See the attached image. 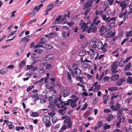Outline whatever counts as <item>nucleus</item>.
Returning a JSON list of instances; mask_svg holds the SVG:
<instances>
[{
  "label": "nucleus",
  "instance_id": "f257e3e1",
  "mask_svg": "<svg viewBox=\"0 0 132 132\" xmlns=\"http://www.w3.org/2000/svg\"><path fill=\"white\" fill-rule=\"evenodd\" d=\"M42 121L45 123V126L46 128H48L52 124L50 120V117L47 115H44L42 117Z\"/></svg>",
  "mask_w": 132,
  "mask_h": 132
},
{
  "label": "nucleus",
  "instance_id": "f03ea898",
  "mask_svg": "<svg viewBox=\"0 0 132 132\" xmlns=\"http://www.w3.org/2000/svg\"><path fill=\"white\" fill-rule=\"evenodd\" d=\"M118 61H115L112 64L111 66V67H112L111 70L113 74H115L118 73V71L116 70L118 66Z\"/></svg>",
  "mask_w": 132,
  "mask_h": 132
},
{
  "label": "nucleus",
  "instance_id": "7ed1b4c3",
  "mask_svg": "<svg viewBox=\"0 0 132 132\" xmlns=\"http://www.w3.org/2000/svg\"><path fill=\"white\" fill-rule=\"evenodd\" d=\"M94 0H87L85 3L84 4V9H86L92 6V4Z\"/></svg>",
  "mask_w": 132,
  "mask_h": 132
},
{
  "label": "nucleus",
  "instance_id": "20e7f679",
  "mask_svg": "<svg viewBox=\"0 0 132 132\" xmlns=\"http://www.w3.org/2000/svg\"><path fill=\"white\" fill-rule=\"evenodd\" d=\"M120 108V105L118 103L115 104V105H112L110 107V109L114 111H116L118 110Z\"/></svg>",
  "mask_w": 132,
  "mask_h": 132
},
{
  "label": "nucleus",
  "instance_id": "39448f33",
  "mask_svg": "<svg viewBox=\"0 0 132 132\" xmlns=\"http://www.w3.org/2000/svg\"><path fill=\"white\" fill-rule=\"evenodd\" d=\"M108 47V44L107 43H105L100 49L98 50H101V52L102 53H104L107 51V50H106V47Z\"/></svg>",
  "mask_w": 132,
  "mask_h": 132
},
{
  "label": "nucleus",
  "instance_id": "423d86ee",
  "mask_svg": "<svg viewBox=\"0 0 132 132\" xmlns=\"http://www.w3.org/2000/svg\"><path fill=\"white\" fill-rule=\"evenodd\" d=\"M98 55V53L97 52H95L93 53L91 55L90 57L91 59L94 58L95 60H96L97 59Z\"/></svg>",
  "mask_w": 132,
  "mask_h": 132
},
{
  "label": "nucleus",
  "instance_id": "0eeeda50",
  "mask_svg": "<svg viewBox=\"0 0 132 132\" xmlns=\"http://www.w3.org/2000/svg\"><path fill=\"white\" fill-rule=\"evenodd\" d=\"M119 77L118 74L114 75L111 77V81H117Z\"/></svg>",
  "mask_w": 132,
  "mask_h": 132
},
{
  "label": "nucleus",
  "instance_id": "6e6552de",
  "mask_svg": "<svg viewBox=\"0 0 132 132\" xmlns=\"http://www.w3.org/2000/svg\"><path fill=\"white\" fill-rule=\"evenodd\" d=\"M63 92V96L64 97H65L67 96L70 94V92L69 90L68 89H64Z\"/></svg>",
  "mask_w": 132,
  "mask_h": 132
},
{
  "label": "nucleus",
  "instance_id": "1a4fd4ad",
  "mask_svg": "<svg viewBox=\"0 0 132 132\" xmlns=\"http://www.w3.org/2000/svg\"><path fill=\"white\" fill-rule=\"evenodd\" d=\"M117 116L118 118H119L122 115L123 113V109H120L117 110Z\"/></svg>",
  "mask_w": 132,
  "mask_h": 132
},
{
  "label": "nucleus",
  "instance_id": "9d476101",
  "mask_svg": "<svg viewBox=\"0 0 132 132\" xmlns=\"http://www.w3.org/2000/svg\"><path fill=\"white\" fill-rule=\"evenodd\" d=\"M54 57V56L53 55L51 54L47 55L46 56L45 60L47 61H48L53 59Z\"/></svg>",
  "mask_w": 132,
  "mask_h": 132
},
{
  "label": "nucleus",
  "instance_id": "9b49d317",
  "mask_svg": "<svg viewBox=\"0 0 132 132\" xmlns=\"http://www.w3.org/2000/svg\"><path fill=\"white\" fill-rule=\"evenodd\" d=\"M70 100V99L68 100L66 102L60 101V104L62 105H64V106L65 105L68 106L70 104V101H69V100Z\"/></svg>",
  "mask_w": 132,
  "mask_h": 132
},
{
  "label": "nucleus",
  "instance_id": "f8f14e48",
  "mask_svg": "<svg viewBox=\"0 0 132 132\" xmlns=\"http://www.w3.org/2000/svg\"><path fill=\"white\" fill-rule=\"evenodd\" d=\"M69 101H70V105L72 108H74L77 105L76 103L73 101L72 99H70Z\"/></svg>",
  "mask_w": 132,
  "mask_h": 132
},
{
  "label": "nucleus",
  "instance_id": "ddd939ff",
  "mask_svg": "<svg viewBox=\"0 0 132 132\" xmlns=\"http://www.w3.org/2000/svg\"><path fill=\"white\" fill-rule=\"evenodd\" d=\"M74 71L75 75L77 76L80 75L81 73V71L79 69H78Z\"/></svg>",
  "mask_w": 132,
  "mask_h": 132
},
{
  "label": "nucleus",
  "instance_id": "4468645a",
  "mask_svg": "<svg viewBox=\"0 0 132 132\" xmlns=\"http://www.w3.org/2000/svg\"><path fill=\"white\" fill-rule=\"evenodd\" d=\"M29 36H26L24 38H23L24 40V41L23 42V43L24 44V47L27 44V42L30 40V39L28 38V37Z\"/></svg>",
  "mask_w": 132,
  "mask_h": 132
},
{
  "label": "nucleus",
  "instance_id": "2eb2a0df",
  "mask_svg": "<svg viewBox=\"0 0 132 132\" xmlns=\"http://www.w3.org/2000/svg\"><path fill=\"white\" fill-rule=\"evenodd\" d=\"M120 5L121 7L122 10L123 11L126 7V4L124 2H121L120 3Z\"/></svg>",
  "mask_w": 132,
  "mask_h": 132
},
{
  "label": "nucleus",
  "instance_id": "dca6fc26",
  "mask_svg": "<svg viewBox=\"0 0 132 132\" xmlns=\"http://www.w3.org/2000/svg\"><path fill=\"white\" fill-rule=\"evenodd\" d=\"M108 90L111 92L116 91L118 90V88L117 87H112L108 88Z\"/></svg>",
  "mask_w": 132,
  "mask_h": 132
},
{
  "label": "nucleus",
  "instance_id": "f3484780",
  "mask_svg": "<svg viewBox=\"0 0 132 132\" xmlns=\"http://www.w3.org/2000/svg\"><path fill=\"white\" fill-rule=\"evenodd\" d=\"M86 50H82L80 51V53H79V55L80 56H83L86 54Z\"/></svg>",
  "mask_w": 132,
  "mask_h": 132
},
{
  "label": "nucleus",
  "instance_id": "a211bd4d",
  "mask_svg": "<svg viewBox=\"0 0 132 132\" xmlns=\"http://www.w3.org/2000/svg\"><path fill=\"white\" fill-rule=\"evenodd\" d=\"M61 108H63V109L59 110V112L61 113H62L63 111H65L67 109V107L65 106L64 105H61Z\"/></svg>",
  "mask_w": 132,
  "mask_h": 132
},
{
  "label": "nucleus",
  "instance_id": "6ab92c4d",
  "mask_svg": "<svg viewBox=\"0 0 132 132\" xmlns=\"http://www.w3.org/2000/svg\"><path fill=\"white\" fill-rule=\"evenodd\" d=\"M103 44L101 41H99L97 45V48L98 49H99L102 46H103Z\"/></svg>",
  "mask_w": 132,
  "mask_h": 132
},
{
  "label": "nucleus",
  "instance_id": "aec40b11",
  "mask_svg": "<svg viewBox=\"0 0 132 132\" xmlns=\"http://www.w3.org/2000/svg\"><path fill=\"white\" fill-rule=\"evenodd\" d=\"M39 116V114L38 112H32L31 114V116L33 117H37Z\"/></svg>",
  "mask_w": 132,
  "mask_h": 132
},
{
  "label": "nucleus",
  "instance_id": "412c9836",
  "mask_svg": "<svg viewBox=\"0 0 132 132\" xmlns=\"http://www.w3.org/2000/svg\"><path fill=\"white\" fill-rule=\"evenodd\" d=\"M113 119V115L112 114H110L106 118V120L108 121H110Z\"/></svg>",
  "mask_w": 132,
  "mask_h": 132
},
{
  "label": "nucleus",
  "instance_id": "4be33fe9",
  "mask_svg": "<svg viewBox=\"0 0 132 132\" xmlns=\"http://www.w3.org/2000/svg\"><path fill=\"white\" fill-rule=\"evenodd\" d=\"M46 42V38L44 37H42L40 39V43L41 44H44Z\"/></svg>",
  "mask_w": 132,
  "mask_h": 132
},
{
  "label": "nucleus",
  "instance_id": "5701e85b",
  "mask_svg": "<svg viewBox=\"0 0 132 132\" xmlns=\"http://www.w3.org/2000/svg\"><path fill=\"white\" fill-rule=\"evenodd\" d=\"M26 62L24 60H22L19 64V68H21L23 66H24L26 64Z\"/></svg>",
  "mask_w": 132,
  "mask_h": 132
},
{
  "label": "nucleus",
  "instance_id": "b1692460",
  "mask_svg": "<svg viewBox=\"0 0 132 132\" xmlns=\"http://www.w3.org/2000/svg\"><path fill=\"white\" fill-rule=\"evenodd\" d=\"M43 51V50L40 48H37L34 51V52H35L38 53H42Z\"/></svg>",
  "mask_w": 132,
  "mask_h": 132
},
{
  "label": "nucleus",
  "instance_id": "393cba45",
  "mask_svg": "<svg viewBox=\"0 0 132 132\" xmlns=\"http://www.w3.org/2000/svg\"><path fill=\"white\" fill-rule=\"evenodd\" d=\"M32 98H34L35 101L38 100L39 99V97L38 94H34Z\"/></svg>",
  "mask_w": 132,
  "mask_h": 132
},
{
  "label": "nucleus",
  "instance_id": "a878e982",
  "mask_svg": "<svg viewBox=\"0 0 132 132\" xmlns=\"http://www.w3.org/2000/svg\"><path fill=\"white\" fill-rule=\"evenodd\" d=\"M78 65L77 64L74 63L72 65V68L74 71L78 69Z\"/></svg>",
  "mask_w": 132,
  "mask_h": 132
},
{
  "label": "nucleus",
  "instance_id": "bb28decb",
  "mask_svg": "<svg viewBox=\"0 0 132 132\" xmlns=\"http://www.w3.org/2000/svg\"><path fill=\"white\" fill-rule=\"evenodd\" d=\"M67 80L69 81H70L72 79V78L70 75L69 72H67Z\"/></svg>",
  "mask_w": 132,
  "mask_h": 132
},
{
  "label": "nucleus",
  "instance_id": "cd10ccee",
  "mask_svg": "<svg viewBox=\"0 0 132 132\" xmlns=\"http://www.w3.org/2000/svg\"><path fill=\"white\" fill-rule=\"evenodd\" d=\"M123 60H121L118 64V66L120 67H122L124 65L125 63Z\"/></svg>",
  "mask_w": 132,
  "mask_h": 132
},
{
  "label": "nucleus",
  "instance_id": "c85d7f7f",
  "mask_svg": "<svg viewBox=\"0 0 132 132\" xmlns=\"http://www.w3.org/2000/svg\"><path fill=\"white\" fill-rule=\"evenodd\" d=\"M130 66V63L129 62L128 64L126 65L125 68L124 69V70L127 71L129 69Z\"/></svg>",
  "mask_w": 132,
  "mask_h": 132
},
{
  "label": "nucleus",
  "instance_id": "c756f323",
  "mask_svg": "<svg viewBox=\"0 0 132 132\" xmlns=\"http://www.w3.org/2000/svg\"><path fill=\"white\" fill-rule=\"evenodd\" d=\"M91 27L92 28V32L95 33L97 30V28L95 26Z\"/></svg>",
  "mask_w": 132,
  "mask_h": 132
},
{
  "label": "nucleus",
  "instance_id": "7c9ffc66",
  "mask_svg": "<svg viewBox=\"0 0 132 132\" xmlns=\"http://www.w3.org/2000/svg\"><path fill=\"white\" fill-rule=\"evenodd\" d=\"M132 30L129 31L126 34V36L127 37H129L132 36Z\"/></svg>",
  "mask_w": 132,
  "mask_h": 132
},
{
  "label": "nucleus",
  "instance_id": "2f4dec72",
  "mask_svg": "<svg viewBox=\"0 0 132 132\" xmlns=\"http://www.w3.org/2000/svg\"><path fill=\"white\" fill-rule=\"evenodd\" d=\"M54 5L53 4H50L48 6V7L47 8V11H49L50 10H51L54 7Z\"/></svg>",
  "mask_w": 132,
  "mask_h": 132
},
{
  "label": "nucleus",
  "instance_id": "473e14b6",
  "mask_svg": "<svg viewBox=\"0 0 132 132\" xmlns=\"http://www.w3.org/2000/svg\"><path fill=\"white\" fill-rule=\"evenodd\" d=\"M77 76L76 77V79L78 81H79L80 82H83L82 80V78H83V77H81L80 76Z\"/></svg>",
  "mask_w": 132,
  "mask_h": 132
},
{
  "label": "nucleus",
  "instance_id": "72a5a7b5",
  "mask_svg": "<svg viewBox=\"0 0 132 132\" xmlns=\"http://www.w3.org/2000/svg\"><path fill=\"white\" fill-rule=\"evenodd\" d=\"M45 48L47 49H51L53 48V46L51 45L46 44L45 45Z\"/></svg>",
  "mask_w": 132,
  "mask_h": 132
},
{
  "label": "nucleus",
  "instance_id": "f704fd0d",
  "mask_svg": "<svg viewBox=\"0 0 132 132\" xmlns=\"http://www.w3.org/2000/svg\"><path fill=\"white\" fill-rule=\"evenodd\" d=\"M69 70V73L70 74H71L72 77H74V72H73V70L72 69H71Z\"/></svg>",
  "mask_w": 132,
  "mask_h": 132
},
{
  "label": "nucleus",
  "instance_id": "c9c22d12",
  "mask_svg": "<svg viewBox=\"0 0 132 132\" xmlns=\"http://www.w3.org/2000/svg\"><path fill=\"white\" fill-rule=\"evenodd\" d=\"M129 39V38L128 37H127L124 39L121 43V45H122L124 43H125Z\"/></svg>",
  "mask_w": 132,
  "mask_h": 132
},
{
  "label": "nucleus",
  "instance_id": "e433bc0d",
  "mask_svg": "<svg viewBox=\"0 0 132 132\" xmlns=\"http://www.w3.org/2000/svg\"><path fill=\"white\" fill-rule=\"evenodd\" d=\"M126 80L124 78L120 79L117 82H126Z\"/></svg>",
  "mask_w": 132,
  "mask_h": 132
},
{
  "label": "nucleus",
  "instance_id": "4c0bfd02",
  "mask_svg": "<svg viewBox=\"0 0 132 132\" xmlns=\"http://www.w3.org/2000/svg\"><path fill=\"white\" fill-rule=\"evenodd\" d=\"M116 18L115 17H114L113 18H112L110 19L108 21V23H110L111 22V21L112 20L113 21V22H115L116 20Z\"/></svg>",
  "mask_w": 132,
  "mask_h": 132
},
{
  "label": "nucleus",
  "instance_id": "58836bf2",
  "mask_svg": "<svg viewBox=\"0 0 132 132\" xmlns=\"http://www.w3.org/2000/svg\"><path fill=\"white\" fill-rule=\"evenodd\" d=\"M6 73V71L4 69H2L0 70V73L3 74Z\"/></svg>",
  "mask_w": 132,
  "mask_h": 132
},
{
  "label": "nucleus",
  "instance_id": "ea45409f",
  "mask_svg": "<svg viewBox=\"0 0 132 132\" xmlns=\"http://www.w3.org/2000/svg\"><path fill=\"white\" fill-rule=\"evenodd\" d=\"M62 2L61 1H60V2H57V1H55V6H60L62 4Z\"/></svg>",
  "mask_w": 132,
  "mask_h": 132
},
{
  "label": "nucleus",
  "instance_id": "a19ab883",
  "mask_svg": "<svg viewBox=\"0 0 132 132\" xmlns=\"http://www.w3.org/2000/svg\"><path fill=\"white\" fill-rule=\"evenodd\" d=\"M52 121L54 123H55L57 121V118L56 117H55L54 116L53 117L52 119Z\"/></svg>",
  "mask_w": 132,
  "mask_h": 132
},
{
  "label": "nucleus",
  "instance_id": "79ce46f5",
  "mask_svg": "<svg viewBox=\"0 0 132 132\" xmlns=\"http://www.w3.org/2000/svg\"><path fill=\"white\" fill-rule=\"evenodd\" d=\"M115 25V22H112V23H110L109 26L110 27L112 28L114 27Z\"/></svg>",
  "mask_w": 132,
  "mask_h": 132
},
{
  "label": "nucleus",
  "instance_id": "37998d69",
  "mask_svg": "<svg viewBox=\"0 0 132 132\" xmlns=\"http://www.w3.org/2000/svg\"><path fill=\"white\" fill-rule=\"evenodd\" d=\"M88 44V43L87 41L83 43L81 45L82 47L84 48Z\"/></svg>",
  "mask_w": 132,
  "mask_h": 132
},
{
  "label": "nucleus",
  "instance_id": "c03bdc74",
  "mask_svg": "<svg viewBox=\"0 0 132 132\" xmlns=\"http://www.w3.org/2000/svg\"><path fill=\"white\" fill-rule=\"evenodd\" d=\"M102 125V122L101 121H100L98 122L97 124L98 128L99 129L100 128Z\"/></svg>",
  "mask_w": 132,
  "mask_h": 132
},
{
  "label": "nucleus",
  "instance_id": "a18cd8bd",
  "mask_svg": "<svg viewBox=\"0 0 132 132\" xmlns=\"http://www.w3.org/2000/svg\"><path fill=\"white\" fill-rule=\"evenodd\" d=\"M92 47V48L93 50H94L97 47V45L96 44L93 43L92 45H91Z\"/></svg>",
  "mask_w": 132,
  "mask_h": 132
},
{
  "label": "nucleus",
  "instance_id": "49530a36",
  "mask_svg": "<svg viewBox=\"0 0 132 132\" xmlns=\"http://www.w3.org/2000/svg\"><path fill=\"white\" fill-rule=\"evenodd\" d=\"M34 86H32L28 87L27 89V91L28 92H29L31 89L34 88Z\"/></svg>",
  "mask_w": 132,
  "mask_h": 132
},
{
  "label": "nucleus",
  "instance_id": "de8ad7c7",
  "mask_svg": "<svg viewBox=\"0 0 132 132\" xmlns=\"http://www.w3.org/2000/svg\"><path fill=\"white\" fill-rule=\"evenodd\" d=\"M87 104L86 103H85L81 109V110H85L87 108Z\"/></svg>",
  "mask_w": 132,
  "mask_h": 132
},
{
  "label": "nucleus",
  "instance_id": "09e8293b",
  "mask_svg": "<svg viewBox=\"0 0 132 132\" xmlns=\"http://www.w3.org/2000/svg\"><path fill=\"white\" fill-rule=\"evenodd\" d=\"M105 27V26H104L102 25L101 27L100 30V31L101 32L102 31H104V30Z\"/></svg>",
  "mask_w": 132,
  "mask_h": 132
},
{
  "label": "nucleus",
  "instance_id": "8fccbe9b",
  "mask_svg": "<svg viewBox=\"0 0 132 132\" xmlns=\"http://www.w3.org/2000/svg\"><path fill=\"white\" fill-rule=\"evenodd\" d=\"M110 80V78L108 77H104L103 79V81H109Z\"/></svg>",
  "mask_w": 132,
  "mask_h": 132
},
{
  "label": "nucleus",
  "instance_id": "3c124183",
  "mask_svg": "<svg viewBox=\"0 0 132 132\" xmlns=\"http://www.w3.org/2000/svg\"><path fill=\"white\" fill-rule=\"evenodd\" d=\"M85 11V12L84 15L85 16H87V13H88L90 10V8H88Z\"/></svg>",
  "mask_w": 132,
  "mask_h": 132
},
{
  "label": "nucleus",
  "instance_id": "603ef678",
  "mask_svg": "<svg viewBox=\"0 0 132 132\" xmlns=\"http://www.w3.org/2000/svg\"><path fill=\"white\" fill-rule=\"evenodd\" d=\"M65 23H67L68 25L70 27H72L73 23V22H65Z\"/></svg>",
  "mask_w": 132,
  "mask_h": 132
},
{
  "label": "nucleus",
  "instance_id": "864d4df0",
  "mask_svg": "<svg viewBox=\"0 0 132 132\" xmlns=\"http://www.w3.org/2000/svg\"><path fill=\"white\" fill-rule=\"evenodd\" d=\"M119 121L117 123L116 126L118 127H119L121 123V118H120L119 119Z\"/></svg>",
  "mask_w": 132,
  "mask_h": 132
},
{
  "label": "nucleus",
  "instance_id": "5fc2aeb1",
  "mask_svg": "<svg viewBox=\"0 0 132 132\" xmlns=\"http://www.w3.org/2000/svg\"><path fill=\"white\" fill-rule=\"evenodd\" d=\"M67 123V125L68 126V127L69 128H70L72 125V122L70 120L69 121V122Z\"/></svg>",
  "mask_w": 132,
  "mask_h": 132
},
{
  "label": "nucleus",
  "instance_id": "6e6d98bb",
  "mask_svg": "<svg viewBox=\"0 0 132 132\" xmlns=\"http://www.w3.org/2000/svg\"><path fill=\"white\" fill-rule=\"evenodd\" d=\"M110 126L109 125H105L104 129H109L110 128Z\"/></svg>",
  "mask_w": 132,
  "mask_h": 132
},
{
  "label": "nucleus",
  "instance_id": "4d7b16f0",
  "mask_svg": "<svg viewBox=\"0 0 132 132\" xmlns=\"http://www.w3.org/2000/svg\"><path fill=\"white\" fill-rule=\"evenodd\" d=\"M104 75V73L103 72H102V74L100 76L99 79H98V80H101L103 77Z\"/></svg>",
  "mask_w": 132,
  "mask_h": 132
},
{
  "label": "nucleus",
  "instance_id": "13d9d810",
  "mask_svg": "<svg viewBox=\"0 0 132 132\" xmlns=\"http://www.w3.org/2000/svg\"><path fill=\"white\" fill-rule=\"evenodd\" d=\"M66 32L65 31H64L62 33V36L64 38H65L66 37Z\"/></svg>",
  "mask_w": 132,
  "mask_h": 132
},
{
  "label": "nucleus",
  "instance_id": "bf43d9fd",
  "mask_svg": "<svg viewBox=\"0 0 132 132\" xmlns=\"http://www.w3.org/2000/svg\"><path fill=\"white\" fill-rule=\"evenodd\" d=\"M61 18V15H59L56 18L55 20V21L56 22H57Z\"/></svg>",
  "mask_w": 132,
  "mask_h": 132
},
{
  "label": "nucleus",
  "instance_id": "052dcab7",
  "mask_svg": "<svg viewBox=\"0 0 132 132\" xmlns=\"http://www.w3.org/2000/svg\"><path fill=\"white\" fill-rule=\"evenodd\" d=\"M132 82V78L130 77H128L127 79V82Z\"/></svg>",
  "mask_w": 132,
  "mask_h": 132
},
{
  "label": "nucleus",
  "instance_id": "680f3d73",
  "mask_svg": "<svg viewBox=\"0 0 132 132\" xmlns=\"http://www.w3.org/2000/svg\"><path fill=\"white\" fill-rule=\"evenodd\" d=\"M34 67V65H28L27 66V69H31Z\"/></svg>",
  "mask_w": 132,
  "mask_h": 132
},
{
  "label": "nucleus",
  "instance_id": "e2e57ef3",
  "mask_svg": "<svg viewBox=\"0 0 132 132\" xmlns=\"http://www.w3.org/2000/svg\"><path fill=\"white\" fill-rule=\"evenodd\" d=\"M119 95L118 94H117L116 95H113L111 97V100H112L114 98L117 97Z\"/></svg>",
  "mask_w": 132,
  "mask_h": 132
},
{
  "label": "nucleus",
  "instance_id": "0e129e2a",
  "mask_svg": "<svg viewBox=\"0 0 132 132\" xmlns=\"http://www.w3.org/2000/svg\"><path fill=\"white\" fill-rule=\"evenodd\" d=\"M100 88V86L99 85H98L96 86L94 88V90H99Z\"/></svg>",
  "mask_w": 132,
  "mask_h": 132
},
{
  "label": "nucleus",
  "instance_id": "69168bd1",
  "mask_svg": "<svg viewBox=\"0 0 132 132\" xmlns=\"http://www.w3.org/2000/svg\"><path fill=\"white\" fill-rule=\"evenodd\" d=\"M98 98H96L94 100V101L93 102V104H96L97 102Z\"/></svg>",
  "mask_w": 132,
  "mask_h": 132
},
{
  "label": "nucleus",
  "instance_id": "338daca9",
  "mask_svg": "<svg viewBox=\"0 0 132 132\" xmlns=\"http://www.w3.org/2000/svg\"><path fill=\"white\" fill-rule=\"evenodd\" d=\"M67 128V126L66 125L63 126L61 129L63 130H64Z\"/></svg>",
  "mask_w": 132,
  "mask_h": 132
},
{
  "label": "nucleus",
  "instance_id": "774afa93",
  "mask_svg": "<svg viewBox=\"0 0 132 132\" xmlns=\"http://www.w3.org/2000/svg\"><path fill=\"white\" fill-rule=\"evenodd\" d=\"M106 18V15L104 14H102V18L103 20L105 21Z\"/></svg>",
  "mask_w": 132,
  "mask_h": 132
}]
</instances>
